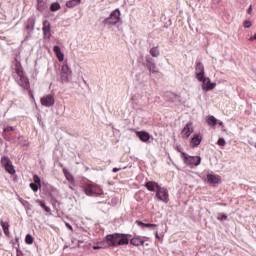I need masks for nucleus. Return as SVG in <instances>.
Returning a JSON list of instances; mask_svg holds the SVG:
<instances>
[{"label":"nucleus","mask_w":256,"mask_h":256,"mask_svg":"<svg viewBox=\"0 0 256 256\" xmlns=\"http://www.w3.org/2000/svg\"><path fill=\"white\" fill-rule=\"evenodd\" d=\"M131 234L113 233L108 234L104 241L108 244V247H121L123 245H129Z\"/></svg>","instance_id":"1"},{"label":"nucleus","mask_w":256,"mask_h":256,"mask_svg":"<svg viewBox=\"0 0 256 256\" xmlns=\"http://www.w3.org/2000/svg\"><path fill=\"white\" fill-rule=\"evenodd\" d=\"M14 71H15L16 75L18 76L17 84L20 87H22V89L29 91V89H31V84L29 83V78H27L23 72V68L21 67V62L15 60Z\"/></svg>","instance_id":"2"},{"label":"nucleus","mask_w":256,"mask_h":256,"mask_svg":"<svg viewBox=\"0 0 256 256\" xmlns=\"http://www.w3.org/2000/svg\"><path fill=\"white\" fill-rule=\"evenodd\" d=\"M180 152V150H178ZM181 159L185 165L193 169L194 167H199L201 165V156H189L185 152H180Z\"/></svg>","instance_id":"3"},{"label":"nucleus","mask_w":256,"mask_h":256,"mask_svg":"<svg viewBox=\"0 0 256 256\" xmlns=\"http://www.w3.org/2000/svg\"><path fill=\"white\" fill-rule=\"evenodd\" d=\"M121 20V11L116 9L111 12L110 16L104 20L105 25H117Z\"/></svg>","instance_id":"4"},{"label":"nucleus","mask_w":256,"mask_h":256,"mask_svg":"<svg viewBox=\"0 0 256 256\" xmlns=\"http://www.w3.org/2000/svg\"><path fill=\"white\" fill-rule=\"evenodd\" d=\"M83 191L85 195H88L89 197L99 195V193H101V189L99 186H97V184H86L83 187Z\"/></svg>","instance_id":"5"},{"label":"nucleus","mask_w":256,"mask_h":256,"mask_svg":"<svg viewBox=\"0 0 256 256\" xmlns=\"http://www.w3.org/2000/svg\"><path fill=\"white\" fill-rule=\"evenodd\" d=\"M72 77V72L71 68H69V65L64 64L61 68V73H60V79L62 83H69V80Z\"/></svg>","instance_id":"6"},{"label":"nucleus","mask_w":256,"mask_h":256,"mask_svg":"<svg viewBox=\"0 0 256 256\" xmlns=\"http://www.w3.org/2000/svg\"><path fill=\"white\" fill-rule=\"evenodd\" d=\"M1 164L3 165L7 173H10V175H15V167H13V162H11V159H9V157L3 156L1 158Z\"/></svg>","instance_id":"7"},{"label":"nucleus","mask_w":256,"mask_h":256,"mask_svg":"<svg viewBox=\"0 0 256 256\" xmlns=\"http://www.w3.org/2000/svg\"><path fill=\"white\" fill-rule=\"evenodd\" d=\"M156 197L159 201H163V203H169V191L165 187H158L156 190Z\"/></svg>","instance_id":"8"},{"label":"nucleus","mask_w":256,"mask_h":256,"mask_svg":"<svg viewBox=\"0 0 256 256\" xmlns=\"http://www.w3.org/2000/svg\"><path fill=\"white\" fill-rule=\"evenodd\" d=\"M43 107H53L55 105V94H46L40 99Z\"/></svg>","instance_id":"9"},{"label":"nucleus","mask_w":256,"mask_h":256,"mask_svg":"<svg viewBox=\"0 0 256 256\" xmlns=\"http://www.w3.org/2000/svg\"><path fill=\"white\" fill-rule=\"evenodd\" d=\"M200 82H202L203 91H213V89L217 87V84L211 82V79H209V77L204 76L203 79L200 80Z\"/></svg>","instance_id":"10"},{"label":"nucleus","mask_w":256,"mask_h":256,"mask_svg":"<svg viewBox=\"0 0 256 256\" xmlns=\"http://www.w3.org/2000/svg\"><path fill=\"white\" fill-rule=\"evenodd\" d=\"M195 75L198 81H203V77H205V66H203V63L201 62L196 63Z\"/></svg>","instance_id":"11"},{"label":"nucleus","mask_w":256,"mask_h":256,"mask_svg":"<svg viewBox=\"0 0 256 256\" xmlns=\"http://www.w3.org/2000/svg\"><path fill=\"white\" fill-rule=\"evenodd\" d=\"M192 133H193V124H191V122H188L182 130V137H184L185 139H189Z\"/></svg>","instance_id":"12"},{"label":"nucleus","mask_w":256,"mask_h":256,"mask_svg":"<svg viewBox=\"0 0 256 256\" xmlns=\"http://www.w3.org/2000/svg\"><path fill=\"white\" fill-rule=\"evenodd\" d=\"M43 35L45 38L50 39L51 37V23L49 22V20H45L43 22Z\"/></svg>","instance_id":"13"},{"label":"nucleus","mask_w":256,"mask_h":256,"mask_svg":"<svg viewBox=\"0 0 256 256\" xmlns=\"http://www.w3.org/2000/svg\"><path fill=\"white\" fill-rule=\"evenodd\" d=\"M130 245H133L134 247H141V245H145V240H143V237L141 236H134L130 240Z\"/></svg>","instance_id":"14"},{"label":"nucleus","mask_w":256,"mask_h":256,"mask_svg":"<svg viewBox=\"0 0 256 256\" xmlns=\"http://www.w3.org/2000/svg\"><path fill=\"white\" fill-rule=\"evenodd\" d=\"M136 135L143 143H147L151 139V134L145 131L136 132Z\"/></svg>","instance_id":"15"},{"label":"nucleus","mask_w":256,"mask_h":256,"mask_svg":"<svg viewBox=\"0 0 256 256\" xmlns=\"http://www.w3.org/2000/svg\"><path fill=\"white\" fill-rule=\"evenodd\" d=\"M148 191H158L159 187H161L157 182L155 181H148L144 185Z\"/></svg>","instance_id":"16"},{"label":"nucleus","mask_w":256,"mask_h":256,"mask_svg":"<svg viewBox=\"0 0 256 256\" xmlns=\"http://www.w3.org/2000/svg\"><path fill=\"white\" fill-rule=\"evenodd\" d=\"M53 51L56 54V57H57L58 61H60V63L65 60V54H63V52H61V47L54 46Z\"/></svg>","instance_id":"17"},{"label":"nucleus","mask_w":256,"mask_h":256,"mask_svg":"<svg viewBox=\"0 0 256 256\" xmlns=\"http://www.w3.org/2000/svg\"><path fill=\"white\" fill-rule=\"evenodd\" d=\"M208 183L211 185H215L217 183H221V177L213 174H208L207 175Z\"/></svg>","instance_id":"18"},{"label":"nucleus","mask_w":256,"mask_h":256,"mask_svg":"<svg viewBox=\"0 0 256 256\" xmlns=\"http://www.w3.org/2000/svg\"><path fill=\"white\" fill-rule=\"evenodd\" d=\"M146 62H147L146 67H148L150 73H159V70H157V65L151 62V58H148Z\"/></svg>","instance_id":"19"},{"label":"nucleus","mask_w":256,"mask_h":256,"mask_svg":"<svg viewBox=\"0 0 256 256\" xmlns=\"http://www.w3.org/2000/svg\"><path fill=\"white\" fill-rule=\"evenodd\" d=\"M206 123L210 127H216L217 126V118H215V116H207Z\"/></svg>","instance_id":"20"},{"label":"nucleus","mask_w":256,"mask_h":256,"mask_svg":"<svg viewBox=\"0 0 256 256\" xmlns=\"http://www.w3.org/2000/svg\"><path fill=\"white\" fill-rule=\"evenodd\" d=\"M201 140L202 138L200 135H195L191 140L192 147H199V145H201Z\"/></svg>","instance_id":"21"},{"label":"nucleus","mask_w":256,"mask_h":256,"mask_svg":"<svg viewBox=\"0 0 256 256\" xmlns=\"http://www.w3.org/2000/svg\"><path fill=\"white\" fill-rule=\"evenodd\" d=\"M77 5H81L80 0H69L66 2L68 9H73V7H77Z\"/></svg>","instance_id":"22"},{"label":"nucleus","mask_w":256,"mask_h":256,"mask_svg":"<svg viewBox=\"0 0 256 256\" xmlns=\"http://www.w3.org/2000/svg\"><path fill=\"white\" fill-rule=\"evenodd\" d=\"M64 177L69 181V183H75V178H73V174L68 172L67 169H63Z\"/></svg>","instance_id":"23"},{"label":"nucleus","mask_w":256,"mask_h":256,"mask_svg":"<svg viewBox=\"0 0 256 256\" xmlns=\"http://www.w3.org/2000/svg\"><path fill=\"white\" fill-rule=\"evenodd\" d=\"M37 9L41 12L45 11L47 9V2L43 0H38Z\"/></svg>","instance_id":"24"},{"label":"nucleus","mask_w":256,"mask_h":256,"mask_svg":"<svg viewBox=\"0 0 256 256\" xmlns=\"http://www.w3.org/2000/svg\"><path fill=\"white\" fill-rule=\"evenodd\" d=\"M150 55H152L153 57H159V55H161V52L159 51V47H153L150 49Z\"/></svg>","instance_id":"25"},{"label":"nucleus","mask_w":256,"mask_h":256,"mask_svg":"<svg viewBox=\"0 0 256 256\" xmlns=\"http://www.w3.org/2000/svg\"><path fill=\"white\" fill-rule=\"evenodd\" d=\"M36 203H38V205H40V207H42V209H44V211H46V213H51V208H49L45 202L41 201V200H37Z\"/></svg>","instance_id":"26"},{"label":"nucleus","mask_w":256,"mask_h":256,"mask_svg":"<svg viewBox=\"0 0 256 256\" xmlns=\"http://www.w3.org/2000/svg\"><path fill=\"white\" fill-rule=\"evenodd\" d=\"M59 9H61V5L57 2L52 3L50 6V11L52 12L59 11Z\"/></svg>","instance_id":"27"},{"label":"nucleus","mask_w":256,"mask_h":256,"mask_svg":"<svg viewBox=\"0 0 256 256\" xmlns=\"http://www.w3.org/2000/svg\"><path fill=\"white\" fill-rule=\"evenodd\" d=\"M33 241H35L33 236L31 234H27L26 237H25V243L27 245H33Z\"/></svg>","instance_id":"28"},{"label":"nucleus","mask_w":256,"mask_h":256,"mask_svg":"<svg viewBox=\"0 0 256 256\" xmlns=\"http://www.w3.org/2000/svg\"><path fill=\"white\" fill-rule=\"evenodd\" d=\"M33 181L34 183H36L37 185H39V188H41V178L39 177V175L35 174L33 176Z\"/></svg>","instance_id":"29"},{"label":"nucleus","mask_w":256,"mask_h":256,"mask_svg":"<svg viewBox=\"0 0 256 256\" xmlns=\"http://www.w3.org/2000/svg\"><path fill=\"white\" fill-rule=\"evenodd\" d=\"M30 188L32 189V191H34V193H37V191H39V184L36 183H30Z\"/></svg>","instance_id":"30"},{"label":"nucleus","mask_w":256,"mask_h":256,"mask_svg":"<svg viewBox=\"0 0 256 256\" xmlns=\"http://www.w3.org/2000/svg\"><path fill=\"white\" fill-rule=\"evenodd\" d=\"M138 225H142V227H157V224L143 223V222H138Z\"/></svg>","instance_id":"31"},{"label":"nucleus","mask_w":256,"mask_h":256,"mask_svg":"<svg viewBox=\"0 0 256 256\" xmlns=\"http://www.w3.org/2000/svg\"><path fill=\"white\" fill-rule=\"evenodd\" d=\"M217 145H219V147H224L225 145H227V143L223 138H219L217 141Z\"/></svg>","instance_id":"32"},{"label":"nucleus","mask_w":256,"mask_h":256,"mask_svg":"<svg viewBox=\"0 0 256 256\" xmlns=\"http://www.w3.org/2000/svg\"><path fill=\"white\" fill-rule=\"evenodd\" d=\"M0 225L2 227V229H9V223L8 222H4L3 220L0 221Z\"/></svg>","instance_id":"33"},{"label":"nucleus","mask_w":256,"mask_h":256,"mask_svg":"<svg viewBox=\"0 0 256 256\" xmlns=\"http://www.w3.org/2000/svg\"><path fill=\"white\" fill-rule=\"evenodd\" d=\"M251 21H249V20H245L244 21V27H245V29H249L250 27H251Z\"/></svg>","instance_id":"34"},{"label":"nucleus","mask_w":256,"mask_h":256,"mask_svg":"<svg viewBox=\"0 0 256 256\" xmlns=\"http://www.w3.org/2000/svg\"><path fill=\"white\" fill-rule=\"evenodd\" d=\"M9 131H15V128H13V126H8L4 129V133H9Z\"/></svg>","instance_id":"35"},{"label":"nucleus","mask_w":256,"mask_h":256,"mask_svg":"<svg viewBox=\"0 0 256 256\" xmlns=\"http://www.w3.org/2000/svg\"><path fill=\"white\" fill-rule=\"evenodd\" d=\"M219 221H227V215L225 214H220V216L218 217Z\"/></svg>","instance_id":"36"},{"label":"nucleus","mask_w":256,"mask_h":256,"mask_svg":"<svg viewBox=\"0 0 256 256\" xmlns=\"http://www.w3.org/2000/svg\"><path fill=\"white\" fill-rule=\"evenodd\" d=\"M3 232L6 235V237H9V235H11V232H9V228H7V227L5 229H3Z\"/></svg>","instance_id":"37"},{"label":"nucleus","mask_w":256,"mask_h":256,"mask_svg":"<svg viewBox=\"0 0 256 256\" xmlns=\"http://www.w3.org/2000/svg\"><path fill=\"white\" fill-rule=\"evenodd\" d=\"M252 11H253V6L250 5V6L248 7V9H247V13H248L249 15H251Z\"/></svg>","instance_id":"38"},{"label":"nucleus","mask_w":256,"mask_h":256,"mask_svg":"<svg viewBox=\"0 0 256 256\" xmlns=\"http://www.w3.org/2000/svg\"><path fill=\"white\" fill-rule=\"evenodd\" d=\"M121 171V168H113V173H119Z\"/></svg>","instance_id":"39"},{"label":"nucleus","mask_w":256,"mask_h":256,"mask_svg":"<svg viewBox=\"0 0 256 256\" xmlns=\"http://www.w3.org/2000/svg\"><path fill=\"white\" fill-rule=\"evenodd\" d=\"M66 227H68V229H70V231H73V226H71L69 223H66Z\"/></svg>","instance_id":"40"},{"label":"nucleus","mask_w":256,"mask_h":256,"mask_svg":"<svg viewBox=\"0 0 256 256\" xmlns=\"http://www.w3.org/2000/svg\"><path fill=\"white\" fill-rule=\"evenodd\" d=\"M155 237H156V239H161V237H159V232L155 233Z\"/></svg>","instance_id":"41"},{"label":"nucleus","mask_w":256,"mask_h":256,"mask_svg":"<svg viewBox=\"0 0 256 256\" xmlns=\"http://www.w3.org/2000/svg\"><path fill=\"white\" fill-rule=\"evenodd\" d=\"M93 249L97 251V249H101V246H93Z\"/></svg>","instance_id":"42"},{"label":"nucleus","mask_w":256,"mask_h":256,"mask_svg":"<svg viewBox=\"0 0 256 256\" xmlns=\"http://www.w3.org/2000/svg\"><path fill=\"white\" fill-rule=\"evenodd\" d=\"M256 40V34H254L253 37L250 38V41Z\"/></svg>","instance_id":"43"},{"label":"nucleus","mask_w":256,"mask_h":256,"mask_svg":"<svg viewBox=\"0 0 256 256\" xmlns=\"http://www.w3.org/2000/svg\"><path fill=\"white\" fill-rule=\"evenodd\" d=\"M16 243H19V238H16Z\"/></svg>","instance_id":"44"},{"label":"nucleus","mask_w":256,"mask_h":256,"mask_svg":"<svg viewBox=\"0 0 256 256\" xmlns=\"http://www.w3.org/2000/svg\"><path fill=\"white\" fill-rule=\"evenodd\" d=\"M219 125H223V122H219Z\"/></svg>","instance_id":"45"},{"label":"nucleus","mask_w":256,"mask_h":256,"mask_svg":"<svg viewBox=\"0 0 256 256\" xmlns=\"http://www.w3.org/2000/svg\"><path fill=\"white\" fill-rule=\"evenodd\" d=\"M70 187V189H73V186H69Z\"/></svg>","instance_id":"46"},{"label":"nucleus","mask_w":256,"mask_h":256,"mask_svg":"<svg viewBox=\"0 0 256 256\" xmlns=\"http://www.w3.org/2000/svg\"><path fill=\"white\" fill-rule=\"evenodd\" d=\"M80 1V3H81V0H79Z\"/></svg>","instance_id":"47"}]
</instances>
